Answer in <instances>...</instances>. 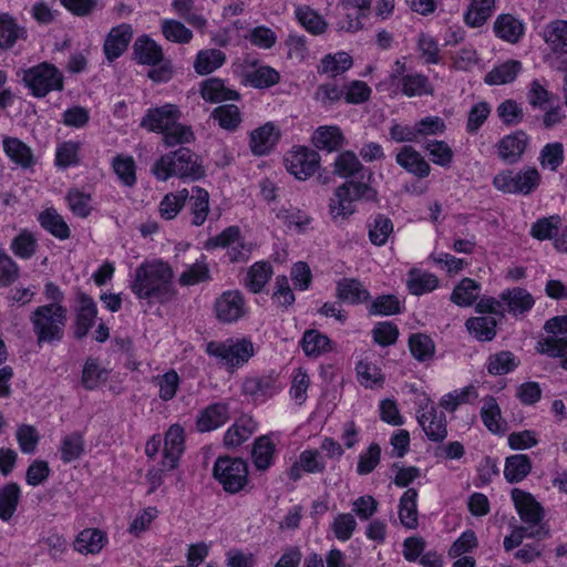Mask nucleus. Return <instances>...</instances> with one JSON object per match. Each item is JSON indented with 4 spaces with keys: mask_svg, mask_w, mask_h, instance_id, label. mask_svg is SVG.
<instances>
[{
    "mask_svg": "<svg viewBox=\"0 0 567 567\" xmlns=\"http://www.w3.org/2000/svg\"><path fill=\"white\" fill-rule=\"evenodd\" d=\"M392 231L393 224L391 219L382 214L377 215L369 225V238L377 246L384 245Z\"/></svg>",
    "mask_w": 567,
    "mask_h": 567,
    "instance_id": "052dcab7",
    "label": "nucleus"
},
{
    "mask_svg": "<svg viewBox=\"0 0 567 567\" xmlns=\"http://www.w3.org/2000/svg\"><path fill=\"white\" fill-rule=\"evenodd\" d=\"M336 296L339 300L352 305L361 303L370 298L369 291L354 278H343L337 282Z\"/></svg>",
    "mask_w": 567,
    "mask_h": 567,
    "instance_id": "cd10ccee",
    "label": "nucleus"
},
{
    "mask_svg": "<svg viewBox=\"0 0 567 567\" xmlns=\"http://www.w3.org/2000/svg\"><path fill=\"white\" fill-rule=\"evenodd\" d=\"M279 73L267 65L256 68L247 74V80L251 86L257 89L270 87L279 82Z\"/></svg>",
    "mask_w": 567,
    "mask_h": 567,
    "instance_id": "0e129e2a",
    "label": "nucleus"
},
{
    "mask_svg": "<svg viewBox=\"0 0 567 567\" xmlns=\"http://www.w3.org/2000/svg\"><path fill=\"white\" fill-rule=\"evenodd\" d=\"M532 471L529 456L525 454L511 455L505 461L504 476L508 483L523 481Z\"/></svg>",
    "mask_w": 567,
    "mask_h": 567,
    "instance_id": "4c0bfd02",
    "label": "nucleus"
},
{
    "mask_svg": "<svg viewBox=\"0 0 567 567\" xmlns=\"http://www.w3.org/2000/svg\"><path fill=\"white\" fill-rule=\"evenodd\" d=\"M185 435L179 424L169 426L164 437L162 470H174L184 452Z\"/></svg>",
    "mask_w": 567,
    "mask_h": 567,
    "instance_id": "dca6fc26",
    "label": "nucleus"
},
{
    "mask_svg": "<svg viewBox=\"0 0 567 567\" xmlns=\"http://www.w3.org/2000/svg\"><path fill=\"white\" fill-rule=\"evenodd\" d=\"M296 17L301 25L313 34H320L326 30L327 23L322 17L307 6L297 8Z\"/></svg>",
    "mask_w": 567,
    "mask_h": 567,
    "instance_id": "338daca9",
    "label": "nucleus"
},
{
    "mask_svg": "<svg viewBox=\"0 0 567 567\" xmlns=\"http://www.w3.org/2000/svg\"><path fill=\"white\" fill-rule=\"evenodd\" d=\"M547 45L559 53H567V21L555 20L548 23L543 31Z\"/></svg>",
    "mask_w": 567,
    "mask_h": 567,
    "instance_id": "473e14b6",
    "label": "nucleus"
},
{
    "mask_svg": "<svg viewBox=\"0 0 567 567\" xmlns=\"http://www.w3.org/2000/svg\"><path fill=\"white\" fill-rule=\"evenodd\" d=\"M30 321L37 336L38 346L45 342H59L64 336L68 309L56 306H39L32 311Z\"/></svg>",
    "mask_w": 567,
    "mask_h": 567,
    "instance_id": "7ed1b4c3",
    "label": "nucleus"
},
{
    "mask_svg": "<svg viewBox=\"0 0 567 567\" xmlns=\"http://www.w3.org/2000/svg\"><path fill=\"white\" fill-rule=\"evenodd\" d=\"M416 419L426 437L432 442H443L447 436V422L444 412H437L433 405L417 411Z\"/></svg>",
    "mask_w": 567,
    "mask_h": 567,
    "instance_id": "f8f14e48",
    "label": "nucleus"
},
{
    "mask_svg": "<svg viewBox=\"0 0 567 567\" xmlns=\"http://www.w3.org/2000/svg\"><path fill=\"white\" fill-rule=\"evenodd\" d=\"M480 291L481 287L475 280L463 278L453 289L451 301L460 307H470L478 298Z\"/></svg>",
    "mask_w": 567,
    "mask_h": 567,
    "instance_id": "37998d69",
    "label": "nucleus"
},
{
    "mask_svg": "<svg viewBox=\"0 0 567 567\" xmlns=\"http://www.w3.org/2000/svg\"><path fill=\"white\" fill-rule=\"evenodd\" d=\"M182 112L175 104H164L158 107L148 109L146 114L141 121V126L148 130L150 132L164 133L174 123L179 121Z\"/></svg>",
    "mask_w": 567,
    "mask_h": 567,
    "instance_id": "9d476101",
    "label": "nucleus"
},
{
    "mask_svg": "<svg viewBox=\"0 0 567 567\" xmlns=\"http://www.w3.org/2000/svg\"><path fill=\"white\" fill-rule=\"evenodd\" d=\"M439 280L436 276L429 272L411 271L408 279V288L412 295L420 296L434 290Z\"/></svg>",
    "mask_w": 567,
    "mask_h": 567,
    "instance_id": "bf43d9fd",
    "label": "nucleus"
},
{
    "mask_svg": "<svg viewBox=\"0 0 567 567\" xmlns=\"http://www.w3.org/2000/svg\"><path fill=\"white\" fill-rule=\"evenodd\" d=\"M494 9V0H473L464 19L471 27H480L491 17Z\"/></svg>",
    "mask_w": 567,
    "mask_h": 567,
    "instance_id": "864d4df0",
    "label": "nucleus"
},
{
    "mask_svg": "<svg viewBox=\"0 0 567 567\" xmlns=\"http://www.w3.org/2000/svg\"><path fill=\"white\" fill-rule=\"evenodd\" d=\"M206 353L218 358L229 368H238L254 355V344L245 338L224 342L210 341L206 346Z\"/></svg>",
    "mask_w": 567,
    "mask_h": 567,
    "instance_id": "6e6552de",
    "label": "nucleus"
},
{
    "mask_svg": "<svg viewBox=\"0 0 567 567\" xmlns=\"http://www.w3.org/2000/svg\"><path fill=\"white\" fill-rule=\"evenodd\" d=\"M494 31L498 38L517 43L524 34V24L512 14H502L494 23Z\"/></svg>",
    "mask_w": 567,
    "mask_h": 567,
    "instance_id": "c756f323",
    "label": "nucleus"
},
{
    "mask_svg": "<svg viewBox=\"0 0 567 567\" xmlns=\"http://www.w3.org/2000/svg\"><path fill=\"white\" fill-rule=\"evenodd\" d=\"M173 277L168 264L162 260L146 261L135 269L131 290L140 300L163 305L172 301L177 293Z\"/></svg>",
    "mask_w": 567,
    "mask_h": 567,
    "instance_id": "f257e3e1",
    "label": "nucleus"
},
{
    "mask_svg": "<svg viewBox=\"0 0 567 567\" xmlns=\"http://www.w3.org/2000/svg\"><path fill=\"white\" fill-rule=\"evenodd\" d=\"M481 417L484 425L493 433L503 432L504 424L501 419V409L493 396L484 399V404L481 410Z\"/></svg>",
    "mask_w": 567,
    "mask_h": 567,
    "instance_id": "603ef678",
    "label": "nucleus"
},
{
    "mask_svg": "<svg viewBox=\"0 0 567 567\" xmlns=\"http://www.w3.org/2000/svg\"><path fill=\"white\" fill-rule=\"evenodd\" d=\"M416 499L415 488L406 489L400 498L399 518L401 524L409 529H415L419 525Z\"/></svg>",
    "mask_w": 567,
    "mask_h": 567,
    "instance_id": "7c9ffc66",
    "label": "nucleus"
},
{
    "mask_svg": "<svg viewBox=\"0 0 567 567\" xmlns=\"http://www.w3.org/2000/svg\"><path fill=\"white\" fill-rule=\"evenodd\" d=\"M161 31L167 41L177 44H187L193 39V31L182 21L175 19L162 20Z\"/></svg>",
    "mask_w": 567,
    "mask_h": 567,
    "instance_id": "c03bdc74",
    "label": "nucleus"
},
{
    "mask_svg": "<svg viewBox=\"0 0 567 567\" xmlns=\"http://www.w3.org/2000/svg\"><path fill=\"white\" fill-rule=\"evenodd\" d=\"M84 451V440L82 434L73 432L63 437L61 442V460L64 463H71L78 460Z\"/></svg>",
    "mask_w": 567,
    "mask_h": 567,
    "instance_id": "13d9d810",
    "label": "nucleus"
},
{
    "mask_svg": "<svg viewBox=\"0 0 567 567\" xmlns=\"http://www.w3.org/2000/svg\"><path fill=\"white\" fill-rule=\"evenodd\" d=\"M20 499L21 489L17 483L10 482L0 487V519L9 522L13 517Z\"/></svg>",
    "mask_w": 567,
    "mask_h": 567,
    "instance_id": "2f4dec72",
    "label": "nucleus"
},
{
    "mask_svg": "<svg viewBox=\"0 0 567 567\" xmlns=\"http://www.w3.org/2000/svg\"><path fill=\"white\" fill-rule=\"evenodd\" d=\"M152 173L163 182L172 176L197 181L205 175V169L196 153L187 147H179L161 156L153 165Z\"/></svg>",
    "mask_w": 567,
    "mask_h": 567,
    "instance_id": "f03ea898",
    "label": "nucleus"
},
{
    "mask_svg": "<svg viewBox=\"0 0 567 567\" xmlns=\"http://www.w3.org/2000/svg\"><path fill=\"white\" fill-rule=\"evenodd\" d=\"M247 464L241 458L218 457L214 476L228 493L235 494L247 484Z\"/></svg>",
    "mask_w": 567,
    "mask_h": 567,
    "instance_id": "1a4fd4ad",
    "label": "nucleus"
},
{
    "mask_svg": "<svg viewBox=\"0 0 567 567\" xmlns=\"http://www.w3.org/2000/svg\"><path fill=\"white\" fill-rule=\"evenodd\" d=\"M78 302L79 306L75 313L74 336L78 339H82L93 327L97 316V308L92 297L82 291L78 292Z\"/></svg>",
    "mask_w": 567,
    "mask_h": 567,
    "instance_id": "f3484780",
    "label": "nucleus"
},
{
    "mask_svg": "<svg viewBox=\"0 0 567 567\" xmlns=\"http://www.w3.org/2000/svg\"><path fill=\"white\" fill-rule=\"evenodd\" d=\"M215 312L220 322H236L245 315L243 295L238 290L223 292L215 301Z\"/></svg>",
    "mask_w": 567,
    "mask_h": 567,
    "instance_id": "ddd939ff",
    "label": "nucleus"
},
{
    "mask_svg": "<svg viewBox=\"0 0 567 567\" xmlns=\"http://www.w3.org/2000/svg\"><path fill=\"white\" fill-rule=\"evenodd\" d=\"M243 393L256 402H265L281 390L278 375L270 373L261 377L246 378L241 386Z\"/></svg>",
    "mask_w": 567,
    "mask_h": 567,
    "instance_id": "4468645a",
    "label": "nucleus"
},
{
    "mask_svg": "<svg viewBox=\"0 0 567 567\" xmlns=\"http://www.w3.org/2000/svg\"><path fill=\"white\" fill-rule=\"evenodd\" d=\"M187 198L188 190L186 188L166 194L158 205L159 216L165 220L174 219L185 206Z\"/></svg>",
    "mask_w": 567,
    "mask_h": 567,
    "instance_id": "a18cd8bd",
    "label": "nucleus"
},
{
    "mask_svg": "<svg viewBox=\"0 0 567 567\" xmlns=\"http://www.w3.org/2000/svg\"><path fill=\"white\" fill-rule=\"evenodd\" d=\"M561 225L559 215L539 218L530 227L532 237L538 240L553 239L558 235Z\"/></svg>",
    "mask_w": 567,
    "mask_h": 567,
    "instance_id": "8fccbe9b",
    "label": "nucleus"
},
{
    "mask_svg": "<svg viewBox=\"0 0 567 567\" xmlns=\"http://www.w3.org/2000/svg\"><path fill=\"white\" fill-rule=\"evenodd\" d=\"M512 499L520 519L528 527L530 538L545 539L549 536V529L543 523L544 508L535 497L523 489H512Z\"/></svg>",
    "mask_w": 567,
    "mask_h": 567,
    "instance_id": "39448f33",
    "label": "nucleus"
},
{
    "mask_svg": "<svg viewBox=\"0 0 567 567\" xmlns=\"http://www.w3.org/2000/svg\"><path fill=\"white\" fill-rule=\"evenodd\" d=\"M300 346L307 357L318 358L332 350L331 340L318 330L305 331Z\"/></svg>",
    "mask_w": 567,
    "mask_h": 567,
    "instance_id": "c85d7f7f",
    "label": "nucleus"
},
{
    "mask_svg": "<svg viewBox=\"0 0 567 567\" xmlns=\"http://www.w3.org/2000/svg\"><path fill=\"white\" fill-rule=\"evenodd\" d=\"M319 154L307 147H299L286 158V167L298 179L305 181L319 168Z\"/></svg>",
    "mask_w": 567,
    "mask_h": 567,
    "instance_id": "9b49d317",
    "label": "nucleus"
},
{
    "mask_svg": "<svg viewBox=\"0 0 567 567\" xmlns=\"http://www.w3.org/2000/svg\"><path fill=\"white\" fill-rule=\"evenodd\" d=\"M132 35V27L126 23L111 29L103 45L105 56L110 62L124 53L128 47Z\"/></svg>",
    "mask_w": 567,
    "mask_h": 567,
    "instance_id": "a211bd4d",
    "label": "nucleus"
},
{
    "mask_svg": "<svg viewBox=\"0 0 567 567\" xmlns=\"http://www.w3.org/2000/svg\"><path fill=\"white\" fill-rule=\"evenodd\" d=\"M424 148L429 152L431 161L442 167H449L453 161L454 153L444 141H429Z\"/></svg>",
    "mask_w": 567,
    "mask_h": 567,
    "instance_id": "69168bd1",
    "label": "nucleus"
},
{
    "mask_svg": "<svg viewBox=\"0 0 567 567\" xmlns=\"http://www.w3.org/2000/svg\"><path fill=\"white\" fill-rule=\"evenodd\" d=\"M162 135L163 144L166 147H174L176 145L188 144L195 141V134L192 126L182 124L179 121L174 123V125H172Z\"/></svg>",
    "mask_w": 567,
    "mask_h": 567,
    "instance_id": "3c124183",
    "label": "nucleus"
},
{
    "mask_svg": "<svg viewBox=\"0 0 567 567\" xmlns=\"http://www.w3.org/2000/svg\"><path fill=\"white\" fill-rule=\"evenodd\" d=\"M395 162L406 172L419 178L429 176L431 167L423 156L412 146H403L395 156Z\"/></svg>",
    "mask_w": 567,
    "mask_h": 567,
    "instance_id": "aec40b11",
    "label": "nucleus"
},
{
    "mask_svg": "<svg viewBox=\"0 0 567 567\" xmlns=\"http://www.w3.org/2000/svg\"><path fill=\"white\" fill-rule=\"evenodd\" d=\"M540 179L536 167H526L517 172L506 169L494 176L493 185L503 193L526 196L539 186Z\"/></svg>",
    "mask_w": 567,
    "mask_h": 567,
    "instance_id": "0eeeda50",
    "label": "nucleus"
},
{
    "mask_svg": "<svg viewBox=\"0 0 567 567\" xmlns=\"http://www.w3.org/2000/svg\"><path fill=\"white\" fill-rule=\"evenodd\" d=\"M517 367L515 355L509 351H502L488 358L487 371L494 375H503Z\"/></svg>",
    "mask_w": 567,
    "mask_h": 567,
    "instance_id": "e2e57ef3",
    "label": "nucleus"
},
{
    "mask_svg": "<svg viewBox=\"0 0 567 567\" xmlns=\"http://www.w3.org/2000/svg\"><path fill=\"white\" fill-rule=\"evenodd\" d=\"M200 95L209 103H220L224 101H236L239 99V93L225 85V82L219 78H209L200 84Z\"/></svg>",
    "mask_w": 567,
    "mask_h": 567,
    "instance_id": "4be33fe9",
    "label": "nucleus"
},
{
    "mask_svg": "<svg viewBox=\"0 0 567 567\" xmlns=\"http://www.w3.org/2000/svg\"><path fill=\"white\" fill-rule=\"evenodd\" d=\"M465 326L468 332L478 341H491L496 336L497 321L491 316L470 318Z\"/></svg>",
    "mask_w": 567,
    "mask_h": 567,
    "instance_id": "ea45409f",
    "label": "nucleus"
},
{
    "mask_svg": "<svg viewBox=\"0 0 567 567\" xmlns=\"http://www.w3.org/2000/svg\"><path fill=\"white\" fill-rule=\"evenodd\" d=\"M279 137V130L272 123H266L251 132L250 150L255 155H266L272 150Z\"/></svg>",
    "mask_w": 567,
    "mask_h": 567,
    "instance_id": "6ab92c4d",
    "label": "nucleus"
},
{
    "mask_svg": "<svg viewBox=\"0 0 567 567\" xmlns=\"http://www.w3.org/2000/svg\"><path fill=\"white\" fill-rule=\"evenodd\" d=\"M377 190L368 183L347 181L338 186L329 202V213L333 219L347 218L355 212L354 204L359 200L374 202Z\"/></svg>",
    "mask_w": 567,
    "mask_h": 567,
    "instance_id": "20e7f679",
    "label": "nucleus"
},
{
    "mask_svg": "<svg viewBox=\"0 0 567 567\" xmlns=\"http://www.w3.org/2000/svg\"><path fill=\"white\" fill-rule=\"evenodd\" d=\"M188 199L192 225L202 226L209 213V194L199 186H193L192 189L188 190Z\"/></svg>",
    "mask_w": 567,
    "mask_h": 567,
    "instance_id": "bb28decb",
    "label": "nucleus"
},
{
    "mask_svg": "<svg viewBox=\"0 0 567 567\" xmlns=\"http://www.w3.org/2000/svg\"><path fill=\"white\" fill-rule=\"evenodd\" d=\"M272 275V267L265 261L255 262L247 271L245 285L252 293H259Z\"/></svg>",
    "mask_w": 567,
    "mask_h": 567,
    "instance_id": "a19ab883",
    "label": "nucleus"
},
{
    "mask_svg": "<svg viewBox=\"0 0 567 567\" xmlns=\"http://www.w3.org/2000/svg\"><path fill=\"white\" fill-rule=\"evenodd\" d=\"M22 81L35 97H44L52 91L63 89L62 73L47 62L24 70Z\"/></svg>",
    "mask_w": 567,
    "mask_h": 567,
    "instance_id": "423d86ee",
    "label": "nucleus"
},
{
    "mask_svg": "<svg viewBox=\"0 0 567 567\" xmlns=\"http://www.w3.org/2000/svg\"><path fill=\"white\" fill-rule=\"evenodd\" d=\"M402 93L406 96L432 94L433 87L429 79L422 74H408L401 79Z\"/></svg>",
    "mask_w": 567,
    "mask_h": 567,
    "instance_id": "5fc2aeb1",
    "label": "nucleus"
},
{
    "mask_svg": "<svg viewBox=\"0 0 567 567\" xmlns=\"http://www.w3.org/2000/svg\"><path fill=\"white\" fill-rule=\"evenodd\" d=\"M37 248V238L27 229H23L18 236H16L10 245L11 251L21 259H30L33 257Z\"/></svg>",
    "mask_w": 567,
    "mask_h": 567,
    "instance_id": "6e6d98bb",
    "label": "nucleus"
},
{
    "mask_svg": "<svg viewBox=\"0 0 567 567\" xmlns=\"http://www.w3.org/2000/svg\"><path fill=\"white\" fill-rule=\"evenodd\" d=\"M522 70V63L517 60H508L493 68L484 78L488 85H502L513 82Z\"/></svg>",
    "mask_w": 567,
    "mask_h": 567,
    "instance_id": "72a5a7b5",
    "label": "nucleus"
},
{
    "mask_svg": "<svg viewBox=\"0 0 567 567\" xmlns=\"http://www.w3.org/2000/svg\"><path fill=\"white\" fill-rule=\"evenodd\" d=\"M109 379V371L96 359L89 358L83 367L81 383L86 390H94Z\"/></svg>",
    "mask_w": 567,
    "mask_h": 567,
    "instance_id": "49530a36",
    "label": "nucleus"
},
{
    "mask_svg": "<svg viewBox=\"0 0 567 567\" xmlns=\"http://www.w3.org/2000/svg\"><path fill=\"white\" fill-rule=\"evenodd\" d=\"M274 453L275 444L268 436L262 435L256 439L251 450L252 463L256 468L259 471L267 470L272 463Z\"/></svg>",
    "mask_w": 567,
    "mask_h": 567,
    "instance_id": "79ce46f5",
    "label": "nucleus"
},
{
    "mask_svg": "<svg viewBox=\"0 0 567 567\" xmlns=\"http://www.w3.org/2000/svg\"><path fill=\"white\" fill-rule=\"evenodd\" d=\"M353 64L352 58L347 52L324 55L318 65L319 74L336 78L348 71Z\"/></svg>",
    "mask_w": 567,
    "mask_h": 567,
    "instance_id": "c9c22d12",
    "label": "nucleus"
},
{
    "mask_svg": "<svg viewBox=\"0 0 567 567\" xmlns=\"http://www.w3.org/2000/svg\"><path fill=\"white\" fill-rule=\"evenodd\" d=\"M179 382V375L173 369L153 378V383L158 386V396L163 401H169L176 395Z\"/></svg>",
    "mask_w": 567,
    "mask_h": 567,
    "instance_id": "4d7b16f0",
    "label": "nucleus"
},
{
    "mask_svg": "<svg viewBox=\"0 0 567 567\" xmlns=\"http://www.w3.org/2000/svg\"><path fill=\"white\" fill-rule=\"evenodd\" d=\"M409 348L413 358L420 362L432 360L434 357L435 344L427 334H412L409 338Z\"/></svg>",
    "mask_w": 567,
    "mask_h": 567,
    "instance_id": "09e8293b",
    "label": "nucleus"
},
{
    "mask_svg": "<svg viewBox=\"0 0 567 567\" xmlns=\"http://www.w3.org/2000/svg\"><path fill=\"white\" fill-rule=\"evenodd\" d=\"M38 219L40 225L55 238L64 240L70 237L71 231L68 224L54 208H47Z\"/></svg>",
    "mask_w": 567,
    "mask_h": 567,
    "instance_id": "e433bc0d",
    "label": "nucleus"
},
{
    "mask_svg": "<svg viewBox=\"0 0 567 567\" xmlns=\"http://www.w3.org/2000/svg\"><path fill=\"white\" fill-rule=\"evenodd\" d=\"M540 352L549 357L561 358V367L567 370V337L551 336L542 343Z\"/></svg>",
    "mask_w": 567,
    "mask_h": 567,
    "instance_id": "774afa93",
    "label": "nucleus"
},
{
    "mask_svg": "<svg viewBox=\"0 0 567 567\" xmlns=\"http://www.w3.org/2000/svg\"><path fill=\"white\" fill-rule=\"evenodd\" d=\"M363 169V165L352 151L340 153L334 161V174L350 177Z\"/></svg>",
    "mask_w": 567,
    "mask_h": 567,
    "instance_id": "680f3d73",
    "label": "nucleus"
},
{
    "mask_svg": "<svg viewBox=\"0 0 567 567\" xmlns=\"http://www.w3.org/2000/svg\"><path fill=\"white\" fill-rule=\"evenodd\" d=\"M133 48L135 59L140 64L155 66L164 60L162 47L147 35L136 39Z\"/></svg>",
    "mask_w": 567,
    "mask_h": 567,
    "instance_id": "5701e85b",
    "label": "nucleus"
},
{
    "mask_svg": "<svg viewBox=\"0 0 567 567\" xmlns=\"http://www.w3.org/2000/svg\"><path fill=\"white\" fill-rule=\"evenodd\" d=\"M229 420V406L226 403H214L204 409L196 421L199 432L213 431Z\"/></svg>",
    "mask_w": 567,
    "mask_h": 567,
    "instance_id": "412c9836",
    "label": "nucleus"
},
{
    "mask_svg": "<svg viewBox=\"0 0 567 567\" xmlns=\"http://www.w3.org/2000/svg\"><path fill=\"white\" fill-rule=\"evenodd\" d=\"M226 61V55L218 49L200 50L194 61V70L199 75L213 73Z\"/></svg>",
    "mask_w": 567,
    "mask_h": 567,
    "instance_id": "f704fd0d",
    "label": "nucleus"
},
{
    "mask_svg": "<svg viewBox=\"0 0 567 567\" xmlns=\"http://www.w3.org/2000/svg\"><path fill=\"white\" fill-rule=\"evenodd\" d=\"M3 151L14 164L22 168H29L35 163L32 150L17 137H4Z\"/></svg>",
    "mask_w": 567,
    "mask_h": 567,
    "instance_id": "393cba45",
    "label": "nucleus"
},
{
    "mask_svg": "<svg viewBox=\"0 0 567 567\" xmlns=\"http://www.w3.org/2000/svg\"><path fill=\"white\" fill-rule=\"evenodd\" d=\"M529 143L528 135L524 131H516L502 137L495 145L498 157L506 164L518 163Z\"/></svg>",
    "mask_w": 567,
    "mask_h": 567,
    "instance_id": "2eb2a0df",
    "label": "nucleus"
},
{
    "mask_svg": "<svg viewBox=\"0 0 567 567\" xmlns=\"http://www.w3.org/2000/svg\"><path fill=\"white\" fill-rule=\"evenodd\" d=\"M312 143L318 150L331 153L343 146L344 136L338 126H320L312 135Z\"/></svg>",
    "mask_w": 567,
    "mask_h": 567,
    "instance_id": "b1692460",
    "label": "nucleus"
},
{
    "mask_svg": "<svg viewBox=\"0 0 567 567\" xmlns=\"http://www.w3.org/2000/svg\"><path fill=\"white\" fill-rule=\"evenodd\" d=\"M104 539V534L101 530L87 528L78 535L74 548L82 554H96L103 548Z\"/></svg>",
    "mask_w": 567,
    "mask_h": 567,
    "instance_id": "de8ad7c7",
    "label": "nucleus"
},
{
    "mask_svg": "<svg viewBox=\"0 0 567 567\" xmlns=\"http://www.w3.org/2000/svg\"><path fill=\"white\" fill-rule=\"evenodd\" d=\"M501 300L506 305L507 311L514 316L529 311L535 302L527 290L518 287L502 292Z\"/></svg>",
    "mask_w": 567,
    "mask_h": 567,
    "instance_id": "a878e982",
    "label": "nucleus"
},
{
    "mask_svg": "<svg viewBox=\"0 0 567 567\" xmlns=\"http://www.w3.org/2000/svg\"><path fill=\"white\" fill-rule=\"evenodd\" d=\"M27 31L18 25L8 13L0 14V49L12 48L19 39H25Z\"/></svg>",
    "mask_w": 567,
    "mask_h": 567,
    "instance_id": "58836bf2",
    "label": "nucleus"
}]
</instances>
